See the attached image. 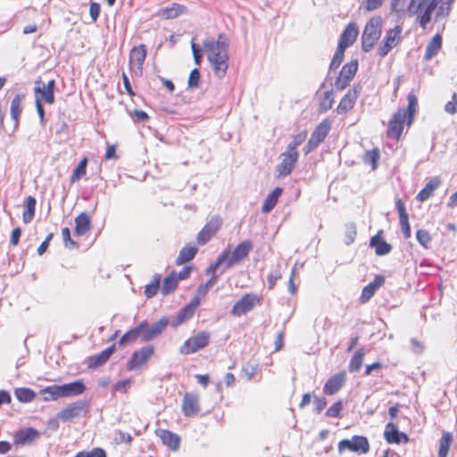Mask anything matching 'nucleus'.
I'll return each instance as SVG.
<instances>
[{"mask_svg":"<svg viewBox=\"0 0 457 457\" xmlns=\"http://www.w3.org/2000/svg\"><path fill=\"white\" fill-rule=\"evenodd\" d=\"M343 409L344 404L342 400H337L327 409L325 415L328 418H341Z\"/></svg>","mask_w":457,"mask_h":457,"instance_id":"603ef678","label":"nucleus"},{"mask_svg":"<svg viewBox=\"0 0 457 457\" xmlns=\"http://www.w3.org/2000/svg\"><path fill=\"white\" fill-rule=\"evenodd\" d=\"M359 93V90L355 87L350 88L340 99L336 108L337 114H345L350 112L355 105Z\"/></svg>","mask_w":457,"mask_h":457,"instance_id":"4be33fe9","label":"nucleus"},{"mask_svg":"<svg viewBox=\"0 0 457 457\" xmlns=\"http://www.w3.org/2000/svg\"><path fill=\"white\" fill-rule=\"evenodd\" d=\"M130 385H131V379L130 378L123 379V380L116 382L113 385V389L115 391H119V392H122V393H127L128 389L130 386Z\"/></svg>","mask_w":457,"mask_h":457,"instance_id":"052dcab7","label":"nucleus"},{"mask_svg":"<svg viewBox=\"0 0 457 457\" xmlns=\"http://www.w3.org/2000/svg\"><path fill=\"white\" fill-rule=\"evenodd\" d=\"M407 107L398 108L388 120L386 135L390 139L399 141L404 129H409L414 120L418 110V98L411 92L407 96Z\"/></svg>","mask_w":457,"mask_h":457,"instance_id":"f03ea898","label":"nucleus"},{"mask_svg":"<svg viewBox=\"0 0 457 457\" xmlns=\"http://www.w3.org/2000/svg\"><path fill=\"white\" fill-rule=\"evenodd\" d=\"M358 70V62L356 60L345 63L335 81V87L337 90H344L353 79Z\"/></svg>","mask_w":457,"mask_h":457,"instance_id":"4468645a","label":"nucleus"},{"mask_svg":"<svg viewBox=\"0 0 457 457\" xmlns=\"http://www.w3.org/2000/svg\"><path fill=\"white\" fill-rule=\"evenodd\" d=\"M155 435L170 450L174 452L179 450L181 440L180 436L176 433L165 428H157L155 430Z\"/></svg>","mask_w":457,"mask_h":457,"instance_id":"5701e85b","label":"nucleus"},{"mask_svg":"<svg viewBox=\"0 0 457 457\" xmlns=\"http://www.w3.org/2000/svg\"><path fill=\"white\" fill-rule=\"evenodd\" d=\"M21 96L16 95L11 103L10 107V114L14 122V129L19 127L20 118L21 115L22 108H21Z\"/></svg>","mask_w":457,"mask_h":457,"instance_id":"79ce46f5","label":"nucleus"},{"mask_svg":"<svg viewBox=\"0 0 457 457\" xmlns=\"http://www.w3.org/2000/svg\"><path fill=\"white\" fill-rule=\"evenodd\" d=\"M442 36L438 33L436 34L427 45L424 59L429 61L435 57L442 48Z\"/></svg>","mask_w":457,"mask_h":457,"instance_id":"c9c22d12","label":"nucleus"},{"mask_svg":"<svg viewBox=\"0 0 457 457\" xmlns=\"http://www.w3.org/2000/svg\"><path fill=\"white\" fill-rule=\"evenodd\" d=\"M146 325H147V321L144 320V321L140 322L137 327L127 331L120 339L119 345L120 346H122V345H128L130 343H134L138 338H140L142 340V333H143L142 330L144 329V328Z\"/></svg>","mask_w":457,"mask_h":457,"instance_id":"473e14b6","label":"nucleus"},{"mask_svg":"<svg viewBox=\"0 0 457 457\" xmlns=\"http://www.w3.org/2000/svg\"><path fill=\"white\" fill-rule=\"evenodd\" d=\"M328 402L325 397L317 396L314 398V411L320 413L327 406Z\"/></svg>","mask_w":457,"mask_h":457,"instance_id":"0e129e2a","label":"nucleus"},{"mask_svg":"<svg viewBox=\"0 0 457 457\" xmlns=\"http://www.w3.org/2000/svg\"><path fill=\"white\" fill-rule=\"evenodd\" d=\"M364 355H365V351L363 348H359L354 353V354L352 356L349 365H348V369H349L350 372H356L361 369L363 360H364Z\"/></svg>","mask_w":457,"mask_h":457,"instance_id":"de8ad7c7","label":"nucleus"},{"mask_svg":"<svg viewBox=\"0 0 457 457\" xmlns=\"http://www.w3.org/2000/svg\"><path fill=\"white\" fill-rule=\"evenodd\" d=\"M346 382V373L342 370L331 377L325 382L323 386V393L326 395H334L338 393Z\"/></svg>","mask_w":457,"mask_h":457,"instance_id":"6ab92c4d","label":"nucleus"},{"mask_svg":"<svg viewBox=\"0 0 457 457\" xmlns=\"http://www.w3.org/2000/svg\"><path fill=\"white\" fill-rule=\"evenodd\" d=\"M154 354V346L145 345L133 352L131 357L126 363L128 370H136L142 368Z\"/></svg>","mask_w":457,"mask_h":457,"instance_id":"f8f14e48","label":"nucleus"},{"mask_svg":"<svg viewBox=\"0 0 457 457\" xmlns=\"http://www.w3.org/2000/svg\"><path fill=\"white\" fill-rule=\"evenodd\" d=\"M74 457H107V455L103 448L95 447L91 451H80Z\"/></svg>","mask_w":457,"mask_h":457,"instance_id":"6e6d98bb","label":"nucleus"},{"mask_svg":"<svg viewBox=\"0 0 457 457\" xmlns=\"http://www.w3.org/2000/svg\"><path fill=\"white\" fill-rule=\"evenodd\" d=\"M383 20L381 16L371 17L366 23L361 35L363 51L369 52L377 44L382 32Z\"/></svg>","mask_w":457,"mask_h":457,"instance_id":"20e7f679","label":"nucleus"},{"mask_svg":"<svg viewBox=\"0 0 457 457\" xmlns=\"http://www.w3.org/2000/svg\"><path fill=\"white\" fill-rule=\"evenodd\" d=\"M198 252L197 246L192 244H187L179 252L177 259H176V264L177 265H182L187 262H190L194 259L195 254Z\"/></svg>","mask_w":457,"mask_h":457,"instance_id":"4c0bfd02","label":"nucleus"},{"mask_svg":"<svg viewBox=\"0 0 457 457\" xmlns=\"http://www.w3.org/2000/svg\"><path fill=\"white\" fill-rule=\"evenodd\" d=\"M101 11V6L96 2H92L89 6V14L92 21L95 22L97 21Z\"/></svg>","mask_w":457,"mask_h":457,"instance_id":"69168bd1","label":"nucleus"},{"mask_svg":"<svg viewBox=\"0 0 457 457\" xmlns=\"http://www.w3.org/2000/svg\"><path fill=\"white\" fill-rule=\"evenodd\" d=\"M280 158L281 162L276 167L279 178L288 176L292 172L298 160V152L287 148L281 154Z\"/></svg>","mask_w":457,"mask_h":457,"instance_id":"2eb2a0df","label":"nucleus"},{"mask_svg":"<svg viewBox=\"0 0 457 457\" xmlns=\"http://www.w3.org/2000/svg\"><path fill=\"white\" fill-rule=\"evenodd\" d=\"M316 97L318 99V112L320 113H324L332 108L334 104V94L332 89L318 91L316 93Z\"/></svg>","mask_w":457,"mask_h":457,"instance_id":"2f4dec72","label":"nucleus"},{"mask_svg":"<svg viewBox=\"0 0 457 457\" xmlns=\"http://www.w3.org/2000/svg\"><path fill=\"white\" fill-rule=\"evenodd\" d=\"M36 198L32 195H29L23 204V212H22V221L25 224H28L32 221L36 213Z\"/></svg>","mask_w":457,"mask_h":457,"instance_id":"e433bc0d","label":"nucleus"},{"mask_svg":"<svg viewBox=\"0 0 457 457\" xmlns=\"http://www.w3.org/2000/svg\"><path fill=\"white\" fill-rule=\"evenodd\" d=\"M384 438L388 444H400L399 435L400 431L395 423L393 421L388 422L384 430Z\"/></svg>","mask_w":457,"mask_h":457,"instance_id":"a19ab883","label":"nucleus"},{"mask_svg":"<svg viewBox=\"0 0 457 457\" xmlns=\"http://www.w3.org/2000/svg\"><path fill=\"white\" fill-rule=\"evenodd\" d=\"M253 248V244L251 240H244L240 242L232 251L226 249L221 252L225 258V265L227 268H231L244 260H245Z\"/></svg>","mask_w":457,"mask_h":457,"instance_id":"423d86ee","label":"nucleus"},{"mask_svg":"<svg viewBox=\"0 0 457 457\" xmlns=\"http://www.w3.org/2000/svg\"><path fill=\"white\" fill-rule=\"evenodd\" d=\"M40 395L46 402L57 401L58 399L62 398L60 386L58 385L48 386L41 389Z\"/></svg>","mask_w":457,"mask_h":457,"instance_id":"c03bdc74","label":"nucleus"},{"mask_svg":"<svg viewBox=\"0 0 457 457\" xmlns=\"http://www.w3.org/2000/svg\"><path fill=\"white\" fill-rule=\"evenodd\" d=\"M395 207L398 212L399 222L404 237L410 238L411 236L409 216L405 208V204L401 198L395 199Z\"/></svg>","mask_w":457,"mask_h":457,"instance_id":"bb28decb","label":"nucleus"},{"mask_svg":"<svg viewBox=\"0 0 457 457\" xmlns=\"http://www.w3.org/2000/svg\"><path fill=\"white\" fill-rule=\"evenodd\" d=\"M203 46L214 75L219 79L223 78L228 68V40L227 37L220 34L216 40L206 39Z\"/></svg>","mask_w":457,"mask_h":457,"instance_id":"7ed1b4c3","label":"nucleus"},{"mask_svg":"<svg viewBox=\"0 0 457 457\" xmlns=\"http://www.w3.org/2000/svg\"><path fill=\"white\" fill-rule=\"evenodd\" d=\"M147 54L145 45L140 44L132 47L129 52V64L130 70H136L139 75L143 72V65Z\"/></svg>","mask_w":457,"mask_h":457,"instance_id":"f3484780","label":"nucleus"},{"mask_svg":"<svg viewBox=\"0 0 457 457\" xmlns=\"http://www.w3.org/2000/svg\"><path fill=\"white\" fill-rule=\"evenodd\" d=\"M282 192L283 189L278 187L267 195L262 206V212H269L275 207Z\"/></svg>","mask_w":457,"mask_h":457,"instance_id":"58836bf2","label":"nucleus"},{"mask_svg":"<svg viewBox=\"0 0 457 457\" xmlns=\"http://www.w3.org/2000/svg\"><path fill=\"white\" fill-rule=\"evenodd\" d=\"M188 12L185 4L171 3L170 5L162 7L157 12V16L162 20H172L187 14Z\"/></svg>","mask_w":457,"mask_h":457,"instance_id":"412c9836","label":"nucleus"},{"mask_svg":"<svg viewBox=\"0 0 457 457\" xmlns=\"http://www.w3.org/2000/svg\"><path fill=\"white\" fill-rule=\"evenodd\" d=\"M441 179L438 177L430 179L426 186L418 193L416 198L420 202L428 200L440 186Z\"/></svg>","mask_w":457,"mask_h":457,"instance_id":"f704fd0d","label":"nucleus"},{"mask_svg":"<svg viewBox=\"0 0 457 457\" xmlns=\"http://www.w3.org/2000/svg\"><path fill=\"white\" fill-rule=\"evenodd\" d=\"M62 237L66 246H78V244L75 241H73L71 237V231L69 228L66 227L62 229Z\"/></svg>","mask_w":457,"mask_h":457,"instance_id":"680f3d73","label":"nucleus"},{"mask_svg":"<svg viewBox=\"0 0 457 457\" xmlns=\"http://www.w3.org/2000/svg\"><path fill=\"white\" fill-rule=\"evenodd\" d=\"M88 162V158L87 156L83 157L76 168L73 170L71 178L70 183L73 184L81 179H84L87 175V166Z\"/></svg>","mask_w":457,"mask_h":457,"instance_id":"37998d69","label":"nucleus"},{"mask_svg":"<svg viewBox=\"0 0 457 457\" xmlns=\"http://www.w3.org/2000/svg\"><path fill=\"white\" fill-rule=\"evenodd\" d=\"M179 280L177 272L172 270L167 277L164 278L161 287V292L163 295H167L178 287Z\"/></svg>","mask_w":457,"mask_h":457,"instance_id":"ea45409f","label":"nucleus"},{"mask_svg":"<svg viewBox=\"0 0 457 457\" xmlns=\"http://www.w3.org/2000/svg\"><path fill=\"white\" fill-rule=\"evenodd\" d=\"M21 235V228H14V229L12 231V234H11V239H10V244H11L12 246H16V245L19 244Z\"/></svg>","mask_w":457,"mask_h":457,"instance_id":"338daca9","label":"nucleus"},{"mask_svg":"<svg viewBox=\"0 0 457 457\" xmlns=\"http://www.w3.org/2000/svg\"><path fill=\"white\" fill-rule=\"evenodd\" d=\"M406 0H390V12L397 19H402L406 13Z\"/></svg>","mask_w":457,"mask_h":457,"instance_id":"8fccbe9b","label":"nucleus"},{"mask_svg":"<svg viewBox=\"0 0 457 457\" xmlns=\"http://www.w3.org/2000/svg\"><path fill=\"white\" fill-rule=\"evenodd\" d=\"M358 35V25L355 22H350L343 30L337 46L345 49L348 48L354 44Z\"/></svg>","mask_w":457,"mask_h":457,"instance_id":"b1692460","label":"nucleus"},{"mask_svg":"<svg viewBox=\"0 0 457 457\" xmlns=\"http://www.w3.org/2000/svg\"><path fill=\"white\" fill-rule=\"evenodd\" d=\"M200 305V298L194 297L187 304L179 310L177 314L175 326L181 325L185 321L188 320L193 317L196 309Z\"/></svg>","mask_w":457,"mask_h":457,"instance_id":"a878e982","label":"nucleus"},{"mask_svg":"<svg viewBox=\"0 0 457 457\" xmlns=\"http://www.w3.org/2000/svg\"><path fill=\"white\" fill-rule=\"evenodd\" d=\"M90 403L87 400L76 401L62 409L57 418L63 421H71L76 418L86 416L89 411Z\"/></svg>","mask_w":457,"mask_h":457,"instance_id":"1a4fd4ad","label":"nucleus"},{"mask_svg":"<svg viewBox=\"0 0 457 457\" xmlns=\"http://www.w3.org/2000/svg\"><path fill=\"white\" fill-rule=\"evenodd\" d=\"M262 298L254 293L244 294L231 308L230 313L234 317H240L252 312L256 306L262 304Z\"/></svg>","mask_w":457,"mask_h":457,"instance_id":"6e6552de","label":"nucleus"},{"mask_svg":"<svg viewBox=\"0 0 457 457\" xmlns=\"http://www.w3.org/2000/svg\"><path fill=\"white\" fill-rule=\"evenodd\" d=\"M62 398L71 397L82 395L87 387L83 380H76L74 382L60 385Z\"/></svg>","mask_w":457,"mask_h":457,"instance_id":"c756f323","label":"nucleus"},{"mask_svg":"<svg viewBox=\"0 0 457 457\" xmlns=\"http://www.w3.org/2000/svg\"><path fill=\"white\" fill-rule=\"evenodd\" d=\"M416 238L418 242L425 248L429 246L432 240L430 234L425 229L417 230Z\"/></svg>","mask_w":457,"mask_h":457,"instance_id":"4d7b16f0","label":"nucleus"},{"mask_svg":"<svg viewBox=\"0 0 457 457\" xmlns=\"http://www.w3.org/2000/svg\"><path fill=\"white\" fill-rule=\"evenodd\" d=\"M39 432L33 428L20 429L13 436V443L16 445H29L39 437Z\"/></svg>","mask_w":457,"mask_h":457,"instance_id":"393cba45","label":"nucleus"},{"mask_svg":"<svg viewBox=\"0 0 457 457\" xmlns=\"http://www.w3.org/2000/svg\"><path fill=\"white\" fill-rule=\"evenodd\" d=\"M307 137V131L303 130L294 136L292 142L287 145V148L292 151H297V146L301 145Z\"/></svg>","mask_w":457,"mask_h":457,"instance_id":"13d9d810","label":"nucleus"},{"mask_svg":"<svg viewBox=\"0 0 457 457\" xmlns=\"http://www.w3.org/2000/svg\"><path fill=\"white\" fill-rule=\"evenodd\" d=\"M402 27L395 26L386 31L385 37L378 47L377 53L380 57H385L393 48L397 46L401 40Z\"/></svg>","mask_w":457,"mask_h":457,"instance_id":"ddd939ff","label":"nucleus"},{"mask_svg":"<svg viewBox=\"0 0 457 457\" xmlns=\"http://www.w3.org/2000/svg\"><path fill=\"white\" fill-rule=\"evenodd\" d=\"M75 234L83 236L91 230V219L87 212H81L75 218Z\"/></svg>","mask_w":457,"mask_h":457,"instance_id":"72a5a7b5","label":"nucleus"},{"mask_svg":"<svg viewBox=\"0 0 457 457\" xmlns=\"http://www.w3.org/2000/svg\"><path fill=\"white\" fill-rule=\"evenodd\" d=\"M115 352V345H112L110 347L103 350L97 354L92 355L87 359V367L89 369H97L104 365Z\"/></svg>","mask_w":457,"mask_h":457,"instance_id":"c85d7f7f","label":"nucleus"},{"mask_svg":"<svg viewBox=\"0 0 457 457\" xmlns=\"http://www.w3.org/2000/svg\"><path fill=\"white\" fill-rule=\"evenodd\" d=\"M370 450L369 439L364 436L354 435L351 438H345L338 442L337 452L343 454L345 452L355 453L359 455L366 454Z\"/></svg>","mask_w":457,"mask_h":457,"instance_id":"39448f33","label":"nucleus"},{"mask_svg":"<svg viewBox=\"0 0 457 457\" xmlns=\"http://www.w3.org/2000/svg\"><path fill=\"white\" fill-rule=\"evenodd\" d=\"M385 283V277L377 275L375 278L362 288L360 301L362 303H367L377 292V290Z\"/></svg>","mask_w":457,"mask_h":457,"instance_id":"cd10ccee","label":"nucleus"},{"mask_svg":"<svg viewBox=\"0 0 457 457\" xmlns=\"http://www.w3.org/2000/svg\"><path fill=\"white\" fill-rule=\"evenodd\" d=\"M221 220L219 217H212L199 231L196 239L199 245H204L210 241L219 231Z\"/></svg>","mask_w":457,"mask_h":457,"instance_id":"a211bd4d","label":"nucleus"},{"mask_svg":"<svg viewBox=\"0 0 457 457\" xmlns=\"http://www.w3.org/2000/svg\"><path fill=\"white\" fill-rule=\"evenodd\" d=\"M331 120L324 119L313 130L311 137L305 145V154L316 149L326 138L331 129Z\"/></svg>","mask_w":457,"mask_h":457,"instance_id":"9b49d317","label":"nucleus"},{"mask_svg":"<svg viewBox=\"0 0 457 457\" xmlns=\"http://www.w3.org/2000/svg\"><path fill=\"white\" fill-rule=\"evenodd\" d=\"M455 0H410L407 12L415 16L417 23L426 29L432 21H436L449 17Z\"/></svg>","mask_w":457,"mask_h":457,"instance_id":"f257e3e1","label":"nucleus"},{"mask_svg":"<svg viewBox=\"0 0 457 457\" xmlns=\"http://www.w3.org/2000/svg\"><path fill=\"white\" fill-rule=\"evenodd\" d=\"M345 48H343L339 46H337V51L333 56V59L330 62V70H336L339 67V65L342 63L345 56Z\"/></svg>","mask_w":457,"mask_h":457,"instance_id":"5fc2aeb1","label":"nucleus"},{"mask_svg":"<svg viewBox=\"0 0 457 457\" xmlns=\"http://www.w3.org/2000/svg\"><path fill=\"white\" fill-rule=\"evenodd\" d=\"M386 0H362L361 3V8L366 12H373L379 9Z\"/></svg>","mask_w":457,"mask_h":457,"instance_id":"864d4df0","label":"nucleus"},{"mask_svg":"<svg viewBox=\"0 0 457 457\" xmlns=\"http://www.w3.org/2000/svg\"><path fill=\"white\" fill-rule=\"evenodd\" d=\"M169 320L167 317H162L157 322L153 323L151 326L147 325L142 330V341L149 342L158 337L167 328Z\"/></svg>","mask_w":457,"mask_h":457,"instance_id":"aec40b11","label":"nucleus"},{"mask_svg":"<svg viewBox=\"0 0 457 457\" xmlns=\"http://www.w3.org/2000/svg\"><path fill=\"white\" fill-rule=\"evenodd\" d=\"M382 235L383 231L379 230L370 241V245L375 248L377 255H386L392 250L391 245L384 240Z\"/></svg>","mask_w":457,"mask_h":457,"instance_id":"7c9ffc66","label":"nucleus"},{"mask_svg":"<svg viewBox=\"0 0 457 457\" xmlns=\"http://www.w3.org/2000/svg\"><path fill=\"white\" fill-rule=\"evenodd\" d=\"M14 395L21 403H30L36 398V393L28 387L16 388Z\"/></svg>","mask_w":457,"mask_h":457,"instance_id":"09e8293b","label":"nucleus"},{"mask_svg":"<svg viewBox=\"0 0 457 457\" xmlns=\"http://www.w3.org/2000/svg\"><path fill=\"white\" fill-rule=\"evenodd\" d=\"M445 110L451 114L457 112V93H453L452 100L447 102L445 105Z\"/></svg>","mask_w":457,"mask_h":457,"instance_id":"e2e57ef3","label":"nucleus"},{"mask_svg":"<svg viewBox=\"0 0 457 457\" xmlns=\"http://www.w3.org/2000/svg\"><path fill=\"white\" fill-rule=\"evenodd\" d=\"M281 278L282 276L279 272L270 273L267 278L269 288L272 289L275 287L277 281Z\"/></svg>","mask_w":457,"mask_h":457,"instance_id":"774afa93","label":"nucleus"},{"mask_svg":"<svg viewBox=\"0 0 457 457\" xmlns=\"http://www.w3.org/2000/svg\"><path fill=\"white\" fill-rule=\"evenodd\" d=\"M181 411L185 417L191 418L201 411L200 397L197 394L187 392L184 395Z\"/></svg>","mask_w":457,"mask_h":457,"instance_id":"dca6fc26","label":"nucleus"},{"mask_svg":"<svg viewBox=\"0 0 457 457\" xmlns=\"http://www.w3.org/2000/svg\"><path fill=\"white\" fill-rule=\"evenodd\" d=\"M452 442V434L444 432L439 441L438 457H447Z\"/></svg>","mask_w":457,"mask_h":457,"instance_id":"49530a36","label":"nucleus"},{"mask_svg":"<svg viewBox=\"0 0 457 457\" xmlns=\"http://www.w3.org/2000/svg\"><path fill=\"white\" fill-rule=\"evenodd\" d=\"M54 87V79H51L47 84H45L41 79H37L34 87L35 102L53 104L55 100Z\"/></svg>","mask_w":457,"mask_h":457,"instance_id":"9d476101","label":"nucleus"},{"mask_svg":"<svg viewBox=\"0 0 457 457\" xmlns=\"http://www.w3.org/2000/svg\"><path fill=\"white\" fill-rule=\"evenodd\" d=\"M211 334L207 331H199L188 337L179 347L182 355H189L204 349L209 344Z\"/></svg>","mask_w":457,"mask_h":457,"instance_id":"0eeeda50","label":"nucleus"},{"mask_svg":"<svg viewBox=\"0 0 457 457\" xmlns=\"http://www.w3.org/2000/svg\"><path fill=\"white\" fill-rule=\"evenodd\" d=\"M199 82H200V72H199L198 69H194L193 71H191V72L189 74L187 85L189 87L195 88V87H198Z\"/></svg>","mask_w":457,"mask_h":457,"instance_id":"bf43d9fd","label":"nucleus"},{"mask_svg":"<svg viewBox=\"0 0 457 457\" xmlns=\"http://www.w3.org/2000/svg\"><path fill=\"white\" fill-rule=\"evenodd\" d=\"M161 281L162 276L160 274L156 273L153 276L150 283L145 287V295L147 298H152L157 295L159 289H161Z\"/></svg>","mask_w":457,"mask_h":457,"instance_id":"a18cd8bd","label":"nucleus"},{"mask_svg":"<svg viewBox=\"0 0 457 457\" xmlns=\"http://www.w3.org/2000/svg\"><path fill=\"white\" fill-rule=\"evenodd\" d=\"M380 153L378 148H373L371 150L366 151L363 155V161L366 164H369L371 169L374 170L377 169L378 165Z\"/></svg>","mask_w":457,"mask_h":457,"instance_id":"3c124183","label":"nucleus"}]
</instances>
